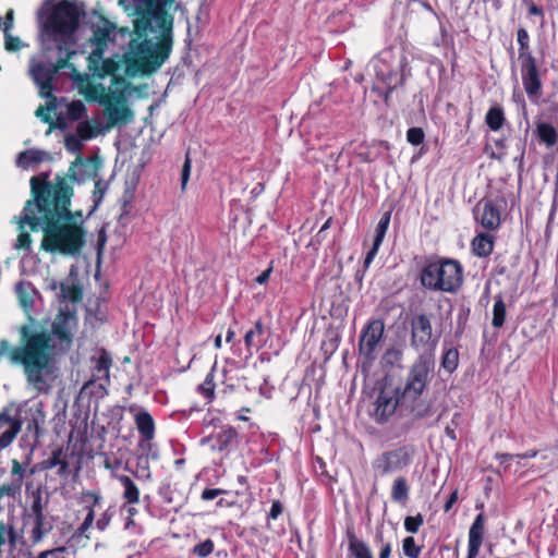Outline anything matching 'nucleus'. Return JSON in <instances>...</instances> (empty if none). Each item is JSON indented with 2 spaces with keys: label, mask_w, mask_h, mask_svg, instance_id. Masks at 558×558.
<instances>
[{
  "label": "nucleus",
  "mask_w": 558,
  "mask_h": 558,
  "mask_svg": "<svg viewBox=\"0 0 558 558\" xmlns=\"http://www.w3.org/2000/svg\"><path fill=\"white\" fill-rule=\"evenodd\" d=\"M4 47L8 51H17L23 47L21 39L11 33L4 34Z\"/></svg>",
  "instance_id": "nucleus-49"
},
{
  "label": "nucleus",
  "mask_w": 558,
  "mask_h": 558,
  "mask_svg": "<svg viewBox=\"0 0 558 558\" xmlns=\"http://www.w3.org/2000/svg\"><path fill=\"white\" fill-rule=\"evenodd\" d=\"M101 159L96 155L87 158H83L81 155H78L69 168V179H64L66 181L71 180L77 183H83L87 180L96 179L98 177V171L101 168ZM61 179L62 178H58L57 181ZM68 183L70 184V182Z\"/></svg>",
  "instance_id": "nucleus-14"
},
{
  "label": "nucleus",
  "mask_w": 558,
  "mask_h": 558,
  "mask_svg": "<svg viewBox=\"0 0 558 558\" xmlns=\"http://www.w3.org/2000/svg\"><path fill=\"white\" fill-rule=\"evenodd\" d=\"M402 550L409 558H418L422 548L416 545L414 537L408 536L402 542Z\"/></svg>",
  "instance_id": "nucleus-42"
},
{
  "label": "nucleus",
  "mask_w": 558,
  "mask_h": 558,
  "mask_svg": "<svg viewBox=\"0 0 558 558\" xmlns=\"http://www.w3.org/2000/svg\"><path fill=\"white\" fill-rule=\"evenodd\" d=\"M66 114L70 120H81L86 114V106L82 100H74L68 105Z\"/></svg>",
  "instance_id": "nucleus-40"
},
{
  "label": "nucleus",
  "mask_w": 558,
  "mask_h": 558,
  "mask_svg": "<svg viewBox=\"0 0 558 558\" xmlns=\"http://www.w3.org/2000/svg\"><path fill=\"white\" fill-rule=\"evenodd\" d=\"M458 500V492L454 490L450 494L448 500L444 505V510L448 512Z\"/></svg>",
  "instance_id": "nucleus-60"
},
{
  "label": "nucleus",
  "mask_w": 558,
  "mask_h": 558,
  "mask_svg": "<svg viewBox=\"0 0 558 558\" xmlns=\"http://www.w3.org/2000/svg\"><path fill=\"white\" fill-rule=\"evenodd\" d=\"M77 328L74 311L60 308L50 329L23 325L20 329L21 343L10 348L7 340L0 342V360L8 355L12 364H20L28 384L38 392H47L57 377V357L72 347Z\"/></svg>",
  "instance_id": "nucleus-2"
},
{
  "label": "nucleus",
  "mask_w": 558,
  "mask_h": 558,
  "mask_svg": "<svg viewBox=\"0 0 558 558\" xmlns=\"http://www.w3.org/2000/svg\"><path fill=\"white\" fill-rule=\"evenodd\" d=\"M536 134L541 143L547 147H553L558 142V130L547 122L536 124Z\"/></svg>",
  "instance_id": "nucleus-27"
},
{
  "label": "nucleus",
  "mask_w": 558,
  "mask_h": 558,
  "mask_svg": "<svg viewBox=\"0 0 558 558\" xmlns=\"http://www.w3.org/2000/svg\"><path fill=\"white\" fill-rule=\"evenodd\" d=\"M420 280L428 290L454 293L462 284L463 268L454 259L430 262L423 267Z\"/></svg>",
  "instance_id": "nucleus-5"
},
{
  "label": "nucleus",
  "mask_w": 558,
  "mask_h": 558,
  "mask_svg": "<svg viewBox=\"0 0 558 558\" xmlns=\"http://www.w3.org/2000/svg\"><path fill=\"white\" fill-rule=\"evenodd\" d=\"M412 462V450L399 447L384 451L373 462V469L381 476L402 471Z\"/></svg>",
  "instance_id": "nucleus-12"
},
{
  "label": "nucleus",
  "mask_w": 558,
  "mask_h": 558,
  "mask_svg": "<svg viewBox=\"0 0 558 558\" xmlns=\"http://www.w3.org/2000/svg\"><path fill=\"white\" fill-rule=\"evenodd\" d=\"M264 335V326L260 320L255 322L254 327L246 331L244 336V342L248 350L252 348L258 350L264 343L265 340L263 338Z\"/></svg>",
  "instance_id": "nucleus-28"
},
{
  "label": "nucleus",
  "mask_w": 558,
  "mask_h": 558,
  "mask_svg": "<svg viewBox=\"0 0 558 558\" xmlns=\"http://www.w3.org/2000/svg\"><path fill=\"white\" fill-rule=\"evenodd\" d=\"M64 551H65L64 547H57L53 549H48V550H44V551L39 553L37 558H59V555Z\"/></svg>",
  "instance_id": "nucleus-54"
},
{
  "label": "nucleus",
  "mask_w": 558,
  "mask_h": 558,
  "mask_svg": "<svg viewBox=\"0 0 558 558\" xmlns=\"http://www.w3.org/2000/svg\"><path fill=\"white\" fill-rule=\"evenodd\" d=\"M58 57L56 62H45L32 58L29 61V75L39 88V94L44 98H52V82L60 70L72 66L69 63L75 51H69V47L57 46Z\"/></svg>",
  "instance_id": "nucleus-6"
},
{
  "label": "nucleus",
  "mask_w": 558,
  "mask_h": 558,
  "mask_svg": "<svg viewBox=\"0 0 558 558\" xmlns=\"http://www.w3.org/2000/svg\"><path fill=\"white\" fill-rule=\"evenodd\" d=\"M223 493L222 489H218V488H206L203 490L202 493V499L203 500H213L215 499L216 497H218L219 495H221Z\"/></svg>",
  "instance_id": "nucleus-55"
},
{
  "label": "nucleus",
  "mask_w": 558,
  "mask_h": 558,
  "mask_svg": "<svg viewBox=\"0 0 558 558\" xmlns=\"http://www.w3.org/2000/svg\"><path fill=\"white\" fill-rule=\"evenodd\" d=\"M473 214L476 222L487 230H496L500 226V207L492 198L481 199L475 205Z\"/></svg>",
  "instance_id": "nucleus-16"
},
{
  "label": "nucleus",
  "mask_w": 558,
  "mask_h": 558,
  "mask_svg": "<svg viewBox=\"0 0 558 558\" xmlns=\"http://www.w3.org/2000/svg\"><path fill=\"white\" fill-rule=\"evenodd\" d=\"M486 124L493 131H498L502 128L505 122L504 111L500 107H492L485 117Z\"/></svg>",
  "instance_id": "nucleus-34"
},
{
  "label": "nucleus",
  "mask_w": 558,
  "mask_h": 558,
  "mask_svg": "<svg viewBox=\"0 0 558 558\" xmlns=\"http://www.w3.org/2000/svg\"><path fill=\"white\" fill-rule=\"evenodd\" d=\"M410 487L408 481L403 476L395 478L391 486V499L401 505H405L409 500Z\"/></svg>",
  "instance_id": "nucleus-29"
},
{
  "label": "nucleus",
  "mask_w": 558,
  "mask_h": 558,
  "mask_svg": "<svg viewBox=\"0 0 558 558\" xmlns=\"http://www.w3.org/2000/svg\"><path fill=\"white\" fill-rule=\"evenodd\" d=\"M283 512V506L280 500H274L270 507V510L267 514V520H276Z\"/></svg>",
  "instance_id": "nucleus-51"
},
{
  "label": "nucleus",
  "mask_w": 558,
  "mask_h": 558,
  "mask_svg": "<svg viewBox=\"0 0 558 558\" xmlns=\"http://www.w3.org/2000/svg\"><path fill=\"white\" fill-rule=\"evenodd\" d=\"M135 476L145 482L151 481V472L149 468V458L147 454H141L136 459Z\"/></svg>",
  "instance_id": "nucleus-35"
},
{
  "label": "nucleus",
  "mask_w": 558,
  "mask_h": 558,
  "mask_svg": "<svg viewBox=\"0 0 558 558\" xmlns=\"http://www.w3.org/2000/svg\"><path fill=\"white\" fill-rule=\"evenodd\" d=\"M15 292L19 298V302L25 312H29L34 307L35 300L38 296L37 290L28 281H20L15 286Z\"/></svg>",
  "instance_id": "nucleus-22"
},
{
  "label": "nucleus",
  "mask_w": 558,
  "mask_h": 558,
  "mask_svg": "<svg viewBox=\"0 0 558 558\" xmlns=\"http://www.w3.org/2000/svg\"><path fill=\"white\" fill-rule=\"evenodd\" d=\"M486 518L483 512L478 513L470 530L468 537V556L466 558H476L484 539Z\"/></svg>",
  "instance_id": "nucleus-18"
},
{
  "label": "nucleus",
  "mask_w": 558,
  "mask_h": 558,
  "mask_svg": "<svg viewBox=\"0 0 558 558\" xmlns=\"http://www.w3.org/2000/svg\"><path fill=\"white\" fill-rule=\"evenodd\" d=\"M21 429V421L7 412L0 413V448L10 446Z\"/></svg>",
  "instance_id": "nucleus-20"
},
{
  "label": "nucleus",
  "mask_w": 558,
  "mask_h": 558,
  "mask_svg": "<svg viewBox=\"0 0 558 558\" xmlns=\"http://www.w3.org/2000/svg\"><path fill=\"white\" fill-rule=\"evenodd\" d=\"M390 219H391V211L388 210V211H385L383 214V216L380 217L377 226H376V230H375V238H374V241H373V245H372V248L368 251L365 259H364V267L365 268H368L369 265L372 264L373 259L375 258V256L377 255L378 253V250L385 239V235H386V232L388 230V227H389V223H390Z\"/></svg>",
  "instance_id": "nucleus-19"
},
{
  "label": "nucleus",
  "mask_w": 558,
  "mask_h": 558,
  "mask_svg": "<svg viewBox=\"0 0 558 558\" xmlns=\"http://www.w3.org/2000/svg\"><path fill=\"white\" fill-rule=\"evenodd\" d=\"M437 341V338L433 337L429 318L424 314L413 317L411 320V347L418 355L428 353L434 357Z\"/></svg>",
  "instance_id": "nucleus-11"
},
{
  "label": "nucleus",
  "mask_w": 558,
  "mask_h": 558,
  "mask_svg": "<svg viewBox=\"0 0 558 558\" xmlns=\"http://www.w3.org/2000/svg\"><path fill=\"white\" fill-rule=\"evenodd\" d=\"M49 465L50 466L60 465L61 466L60 468V472H62V471H64L66 469L68 463L65 461H61L59 459V456L56 452H53L52 458L49 461Z\"/></svg>",
  "instance_id": "nucleus-59"
},
{
  "label": "nucleus",
  "mask_w": 558,
  "mask_h": 558,
  "mask_svg": "<svg viewBox=\"0 0 558 558\" xmlns=\"http://www.w3.org/2000/svg\"><path fill=\"white\" fill-rule=\"evenodd\" d=\"M435 359L428 353L418 355L410 366L403 388H401V407L408 408L416 418L429 414L430 407L421 400L434 371Z\"/></svg>",
  "instance_id": "nucleus-4"
},
{
  "label": "nucleus",
  "mask_w": 558,
  "mask_h": 558,
  "mask_svg": "<svg viewBox=\"0 0 558 558\" xmlns=\"http://www.w3.org/2000/svg\"><path fill=\"white\" fill-rule=\"evenodd\" d=\"M348 537V549L354 558H374L368 545L356 537L353 531L347 532Z\"/></svg>",
  "instance_id": "nucleus-23"
},
{
  "label": "nucleus",
  "mask_w": 558,
  "mask_h": 558,
  "mask_svg": "<svg viewBox=\"0 0 558 558\" xmlns=\"http://www.w3.org/2000/svg\"><path fill=\"white\" fill-rule=\"evenodd\" d=\"M97 133V128H95L88 120L81 121L76 126V135L83 141L95 137Z\"/></svg>",
  "instance_id": "nucleus-41"
},
{
  "label": "nucleus",
  "mask_w": 558,
  "mask_h": 558,
  "mask_svg": "<svg viewBox=\"0 0 558 558\" xmlns=\"http://www.w3.org/2000/svg\"><path fill=\"white\" fill-rule=\"evenodd\" d=\"M517 40H518V44H519V61H523V57L522 54L524 56H529V57H534L532 54V52L530 51V47H529V40H530V37H529V34L526 32V29L524 28H520L517 33Z\"/></svg>",
  "instance_id": "nucleus-39"
},
{
  "label": "nucleus",
  "mask_w": 558,
  "mask_h": 558,
  "mask_svg": "<svg viewBox=\"0 0 558 558\" xmlns=\"http://www.w3.org/2000/svg\"><path fill=\"white\" fill-rule=\"evenodd\" d=\"M214 547V542L207 538L204 542L195 545L192 551L199 558H206L213 553Z\"/></svg>",
  "instance_id": "nucleus-45"
},
{
  "label": "nucleus",
  "mask_w": 558,
  "mask_h": 558,
  "mask_svg": "<svg viewBox=\"0 0 558 558\" xmlns=\"http://www.w3.org/2000/svg\"><path fill=\"white\" fill-rule=\"evenodd\" d=\"M83 140L74 134H69L64 138V146L68 151L80 155L83 148Z\"/></svg>",
  "instance_id": "nucleus-43"
},
{
  "label": "nucleus",
  "mask_w": 558,
  "mask_h": 558,
  "mask_svg": "<svg viewBox=\"0 0 558 558\" xmlns=\"http://www.w3.org/2000/svg\"><path fill=\"white\" fill-rule=\"evenodd\" d=\"M87 510L88 511L84 519V522L80 525V527L76 531L77 535H80V536L85 535V533L89 530V527L93 525L94 520H95V512H94L93 507H87Z\"/></svg>",
  "instance_id": "nucleus-48"
},
{
  "label": "nucleus",
  "mask_w": 558,
  "mask_h": 558,
  "mask_svg": "<svg viewBox=\"0 0 558 558\" xmlns=\"http://www.w3.org/2000/svg\"><path fill=\"white\" fill-rule=\"evenodd\" d=\"M458 363H459L458 350L453 349V348L447 349L442 354L441 367L445 371L452 373L458 367Z\"/></svg>",
  "instance_id": "nucleus-36"
},
{
  "label": "nucleus",
  "mask_w": 558,
  "mask_h": 558,
  "mask_svg": "<svg viewBox=\"0 0 558 558\" xmlns=\"http://www.w3.org/2000/svg\"><path fill=\"white\" fill-rule=\"evenodd\" d=\"M506 319V304L501 298L496 299L493 307L492 324L495 328H501Z\"/></svg>",
  "instance_id": "nucleus-37"
},
{
  "label": "nucleus",
  "mask_w": 558,
  "mask_h": 558,
  "mask_svg": "<svg viewBox=\"0 0 558 558\" xmlns=\"http://www.w3.org/2000/svg\"><path fill=\"white\" fill-rule=\"evenodd\" d=\"M116 478L120 482L123 492L122 498L129 505H136L140 502V489L134 481L128 475H116Z\"/></svg>",
  "instance_id": "nucleus-24"
},
{
  "label": "nucleus",
  "mask_w": 558,
  "mask_h": 558,
  "mask_svg": "<svg viewBox=\"0 0 558 558\" xmlns=\"http://www.w3.org/2000/svg\"><path fill=\"white\" fill-rule=\"evenodd\" d=\"M401 405V388L392 385H383L368 407V415L377 424L387 423Z\"/></svg>",
  "instance_id": "nucleus-9"
},
{
  "label": "nucleus",
  "mask_w": 558,
  "mask_h": 558,
  "mask_svg": "<svg viewBox=\"0 0 558 558\" xmlns=\"http://www.w3.org/2000/svg\"><path fill=\"white\" fill-rule=\"evenodd\" d=\"M31 187L34 199L25 205V220L32 231L43 230L41 248L68 256L80 255L86 231L82 213L69 209L74 194L72 185L61 179L52 189L45 179L33 177Z\"/></svg>",
  "instance_id": "nucleus-1"
},
{
  "label": "nucleus",
  "mask_w": 558,
  "mask_h": 558,
  "mask_svg": "<svg viewBox=\"0 0 558 558\" xmlns=\"http://www.w3.org/2000/svg\"><path fill=\"white\" fill-rule=\"evenodd\" d=\"M495 458L499 461L500 464H506L508 461L514 459L515 454L496 453Z\"/></svg>",
  "instance_id": "nucleus-62"
},
{
  "label": "nucleus",
  "mask_w": 558,
  "mask_h": 558,
  "mask_svg": "<svg viewBox=\"0 0 558 558\" xmlns=\"http://www.w3.org/2000/svg\"><path fill=\"white\" fill-rule=\"evenodd\" d=\"M31 511H32L33 518L45 517L44 512H43V502H41V497L40 496H37L33 500V504H32V507H31Z\"/></svg>",
  "instance_id": "nucleus-53"
},
{
  "label": "nucleus",
  "mask_w": 558,
  "mask_h": 558,
  "mask_svg": "<svg viewBox=\"0 0 558 558\" xmlns=\"http://www.w3.org/2000/svg\"><path fill=\"white\" fill-rule=\"evenodd\" d=\"M214 374L213 371L207 374L204 383L198 387V390L202 395H204L206 398H213L214 396Z\"/></svg>",
  "instance_id": "nucleus-47"
},
{
  "label": "nucleus",
  "mask_w": 558,
  "mask_h": 558,
  "mask_svg": "<svg viewBox=\"0 0 558 558\" xmlns=\"http://www.w3.org/2000/svg\"><path fill=\"white\" fill-rule=\"evenodd\" d=\"M238 432L232 426H222L218 432L201 439L202 446H208L211 451L223 452L235 442Z\"/></svg>",
  "instance_id": "nucleus-17"
},
{
  "label": "nucleus",
  "mask_w": 558,
  "mask_h": 558,
  "mask_svg": "<svg viewBox=\"0 0 558 558\" xmlns=\"http://www.w3.org/2000/svg\"><path fill=\"white\" fill-rule=\"evenodd\" d=\"M190 173H191V160L189 157H186L185 161H184V165H183V168H182V173H181V187L182 190H184L186 187V184H187V181H189V178H190Z\"/></svg>",
  "instance_id": "nucleus-52"
},
{
  "label": "nucleus",
  "mask_w": 558,
  "mask_h": 558,
  "mask_svg": "<svg viewBox=\"0 0 558 558\" xmlns=\"http://www.w3.org/2000/svg\"><path fill=\"white\" fill-rule=\"evenodd\" d=\"M100 495L98 493H95V492H85L83 493V501L87 502V501H90L92 505L89 507H93L96 506L97 504H99L100 501Z\"/></svg>",
  "instance_id": "nucleus-56"
},
{
  "label": "nucleus",
  "mask_w": 558,
  "mask_h": 558,
  "mask_svg": "<svg viewBox=\"0 0 558 558\" xmlns=\"http://www.w3.org/2000/svg\"><path fill=\"white\" fill-rule=\"evenodd\" d=\"M523 61H520L521 80L524 92L530 100L535 101L542 95L543 89V75L545 70L537 66L535 57L523 56Z\"/></svg>",
  "instance_id": "nucleus-13"
},
{
  "label": "nucleus",
  "mask_w": 558,
  "mask_h": 558,
  "mask_svg": "<svg viewBox=\"0 0 558 558\" xmlns=\"http://www.w3.org/2000/svg\"><path fill=\"white\" fill-rule=\"evenodd\" d=\"M391 555V545L389 543H386L383 545L378 558H390Z\"/></svg>",
  "instance_id": "nucleus-63"
},
{
  "label": "nucleus",
  "mask_w": 558,
  "mask_h": 558,
  "mask_svg": "<svg viewBox=\"0 0 558 558\" xmlns=\"http://www.w3.org/2000/svg\"><path fill=\"white\" fill-rule=\"evenodd\" d=\"M109 521L110 518L107 515V513H104L101 518L97 520L96 525L100 531H104L108 526Z\"/></svg>",
  "instance_id": "nucleus-61"
},
{
  "label": "nucleus",
  "mask_w": 558,
  "mask_h": 558,
  "mask_svg": "<svg viewBox=\"0 0 558 558\" xmlns=\"http://www.w3.org/2000/svg\"><path fill=\"white\" fill-rule=\"evenodd\" d=\"M31 417L26 425V432L29 436L34 438V441L37 442L40 434H41V427L40 425L44 424V415L39 410L36 411H29Z\"/></svg>",
  "instance_id": "nucleus-32"
},
{
  "label": "nucleus",
  "mask_w": 558,
  "mask_h": 558,
  "mask_svg": "<svg viewBox=\"0 0 558 558\" xmlns=\"http://www.w3.org/2000/svg\"><path fill=\"white\" fill-rule=\"evenodd\" d=\"M52 529V524L46 519V517L33 518V527L31 531V539L34 544L43 541V538L49 534Z\"/></svg>",
  "instance_id": "nucleus-30"
},
{
  "label": "nucleus",
  "mask_w": 558,
  "mask_h": 558,
  "mask_svg": "<svg viewBox=\"0 0 558 558\" xmlns=\"http://www.w3.org/2000/svg\"><path fill=\"white\" fill-rule=\"evenodd\" d=\"M99 102L105 106V117L108 129L124 125L133 121L134 114L126 106V98L123 92L110 90L99 99Z\"/></svg>",
  "instance_id": "nucleus-10"
},
{
  "label": "nucleus",
  "mask_w": 558,
  "mask_h": 558,
  "mask_svg": "<svg viewBox=\"0 0 558 558\" xmlns=\"http://www.w3.org/2000/svg\"><path fill=\"white\" fill-rule=\"evenodd\" d=\"M424 523V518L421 513L416 515H409L404 519V529L407 532L415 534Z\"/></svg>",
  "instance_id": "nucleus-44"
},
{
  "label": "nucleus",
  "mask_w": 558,
  "mask_h": 558,
  "mask_svg": "<svg viewBox=\"0 0 558 558\" xmlns=\"http://www.w3.org/2000/svg\"><path fill=\"white\" fill-rule=\"evenodd\" d=\"M25 226L29 227V223L25 220V208L23 209V216L19 220V235L14 244L15 250H22L25 252L31 251L32 239L29 233L26 231Z\"/></svg>",
  "instance_id": "nucleus-31"
},
{
  "label": "nucleus",
  "mask_w": 558,
  "mask_h": 558,
  "mask_svg": "<svg viewBox=\"0 0 558 558\" xmlns=\"http://www.w3.org/2000/svg\"><path fill=\"white\" fill-rule=\"evenodd\" d=\"M111 366V357L106 351H101L99 357L96 360L94 371L97 379L109 380V372Z\"/></svg>",
  "instance_id": "nucleus-33"
},
{
  "label": "nucleus",
  "mask_w": 558,
  "mask_h": 558,
  "mask_svg": "<svg viewBox=\"0 0 558 558\" xmlns=\"http://www.w3.org/2000/svg\"><path fill=\"white\" fill-rule=\"evenodd\" d=\"M13 22H14L13 10H9L7 12V15L4 19L0 17V28L2 29L3 34L10 33V31L13 28Z\"/></svg>",
  "instance_id": "nucleus-50"
},
{
  "label": "nucleus",
  "mask_w": 558,
  "mask_h": 558,
  "mask_svg": "<svg viewBox=\"0 0 558 558\" xmlns=\"http://www.w3.org/2000/svg\"><path fill=\"white\" fill-rule=\"evenodd\" d=\"M77 25L78 17L73 5L69 2H61L52 10L45 28L54 41H59L58 46L69 47V51H73V33Z\"/></svg>",
  "instance_id": "nucleus-7"
},
{
  "label": "nucleus",
  "mask_w": 558,
  "mask_h": 558,
  "mask_svg": "<svg viewBox=\"0 0 558 558\" xmlns=\"http://www.w3.org/2000/svg\"><path fill=\"white\" fill-rule=\"evenodd\" d=\"M93 37L90 39L94 46L88 56V68L99 76L108 73L111 66V61L104 59V53L110 43L116 37V25L109 20L100 16L96 23L93 24Z\"/></svg>",
  "instance_id": "nucleus-8"
},
{
  "label": "nucleus",
  "mask_w": 558,
  "mask_h": 558,
  "mask_svg": "<svg viewBox=\"0 0 558 558\" xmlns=\"http://www.w3.org/2000/svg\"><path fill=\"white\" fill-rule=\"evenodd\" d=\"M60 295L63 300L71 301L72 303H76L82 300V291L74 284L61 283Z\"/></svg>",
  "instance_id": "nucleus-38"
},
{
  "label": "nucleus",
  "mask_w": 558,
  "mask_h": 558,
  "mask_svg": "<svg viewBox=\"0 0 558 558\" xmlns=\"http://www.w3.org/2000/svg\"><path fill=\"white\" fill-rule=\"evenodd\" d=\"M49 158V154L44 150L38 149H29L19 154L16 163L21 168H28L31 166L37 165L44 160Z\"/></svg>",
  "instance_id": "nucleus-26"
},
{
  "label": "nucleus",
  "mask_w": 558,
  "mask_h": 558,
  "mask_svg": "<svg viewBox=\"0 0 558 558\" xmlns=\"http://www.w3.org/2000/svg\"><path fill=\"white\" fill-rule=\"evenodd\" d=\"M138 17L134 35L124 53L128 73L149 74L169 58L173 17L169 11L174 0H133Z\"/></svg>",
  "instance_id": "nucleus-3"
},
{
  "label": "nucleus",
  "mask_w": 558,
  "mask_h": 558,
  "mask_svg": "<svg viewBox=\"0 0 558 558\" xmlns=\"http://www.w3.org/2000/svg\"><path fill=\"white\" fill-rule=\"evenodd\" d=\"M494 248V236L488 233H480L472 241V251L478 257H487Z\"/></svg>",
  "instance_id": "nucleus-25"
},
{
  "label": "nucleus",
  "mask_w": 558,
  "mask_h": 558,
  "mask_svg": "<svg viewBox=\"0 0 558 558\" xmlns=\"http://www.w3.org/2000/svg\"><path fill=\"white\" fill-rule=\"evenodd\" d=\"M385 325L381 319L368 322L362 331L359 349L367 359H374L375 351L384 335Z\"/></svg>",
  "instance_id": "nucleus-15"
},
{
  "label": "nucleus",
  "mask_w": 558,
  "mask_h": 558,
  "mask_svg": "<svg viewBox=\"0 0 558 558\" xmlns=\"http://www.w3.org/2000/svg\"><path fill=\"white\" fill-rule=\"evenodd\" d=\"M136 427L143 437L141 448L149 447L150 440L155 436V423L153 416L147 411H141L135 415Z\"/></svg>",
  "instance_id": "nucleus-21"
},
{
  "label": "nucleus",
  "mask_w": 558,
  "mask_h": 558,
  "mask_svg": "<svg viewBox=\"0 0 558 558\" xmlns=\"http://www.w3.org/2000/svg\"><path fill=\"white\" fill-rule=\"evenodd\" d=\"M12 474L17 477L19 482H22L24 476V468L16 460H13L12 462Z\"/></svg>",
  "instance_id": "nucleus-57"
},
{
  "label": "nucleus",
  "mask_w": 558,
  "mask_h": 558,
  "mask_svg": "<svg viewBox=\"0 0 558 558\" xmlns=\"http://www.w3.org/2000/svg\"><path fill=\"white\" fill-rule=\"evenodd\" d=\"M425 134L421 128H410L407 132V140L412 145H420L423 143Z\"/></svg>",
  "instance_id": "nucleus-46"
},
{
  "label": "nucleus",
  "mask_w": 558,
  "mask_h": 558,
  "mask_svg": "<svg viewBox=\"0 0 558 558\" xmlns=\"http://www.w3.org/2000/svg\"><path fill=\"white\" fill-rule=\"evenodd\" d=\"M94 193H95V195H96L97 193H99V197L95 201V203H96V205H97V204L101 201L102 195H104V193H105V187H102V186H101V181H100V180H97V181L95 182V192H94Z\"/></svg>",
  "instance_id": "nucleus-64"
},
{
  "label": "nucleus",
  "mask_w": 558,
  "mask_h": 558,
  "mask_svg": "<svg viewBox=\"0 0 558 558\" xmlns=\"http://www.w3.org/2000/svg\"><path fill=\"white\" fill-rule=\"evenodd\" d=\"M271 272H272V265H270L267 269H265L262 274H259L255 278V281L258 284H265L269 280Z\"/></svg>",
  "instance_id": "nucleus-58"
}]
</instances>
